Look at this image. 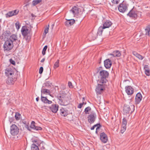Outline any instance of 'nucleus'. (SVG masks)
Segmentation results:
<instances>
[{
  "label": "nucleus",
  "mask_w": 150,
  "mask_h": 150,
  "mask_svg": "<svg viewBox=\"0 0 150 150\" xmlns=\"http://www.w3.org/2000/svg\"><path fill=\"white\" fill-rule=\"evenodd\" d=\"M4 36L5 38H8V37L11 36V33L9 31H6L4 32Z\"/></svg>",
  "instance_id": "obj_30"
},
{
  "label": "nucleus",
  "mask_w": 150,
  "mask_h": 150,
  "mask_svg": "<svg viewBox=\"0 0 150 150\" xmlns=\"http://www.w3.org/2000/svg\"><path fill=\"white\" fill-rule=\"evenodd\" d=\"M31 150H39L38 146L35 144H33L31 146Z\"/></svg>",
  "instance_id": "obj_32"
},
{
  "label": "nucleus",
  "mask_w": 150,
  "mask_h": 150,
  "mask_svg": "<svg viewBox=\"0 0 150 150\" xmlns=\"http://www.w3.org/2000/svg\"><path fill=\"white\" fill-rule=\"evenodd\" d=\"M59 59L57 60L54 64V69H55L59 67Z\"/></svg>",
  "instance_id": "obj_34"
},
{
  "label": "nucleus",
  "mask_w": 150,
  "mask_h": 150,
  "mask_svg": "<svg viewBox=\"0 0 150 150\" xmlns=\"http://www.w3.org/2000/svg\"><path fill=\"white\" fill-rule=\"evenodd\" d=\"M100 79L99 80V83H106L107 80L106 79L109 76L108 72L106 71L102 70L100 71L99 73Z\"/></svg>",
  "instance_id": "obj_1"
},
{
  "label": "nucleus",
  "mask_w": 150,
  "mask_h": 150,
  "mask_svg": "<svg viewBox=\"0 0 150 150\" xmlns=\"http://www.w3.org/2000/svg\"><path fill=\"white\" fill-rule=\"evenodd\" d=\"M43 67H41L40 68V69H39V73L40 74H42V73L43 72Z\"/></svg>",
  "instance_id": "obj_45"
},
{
  "label": "nucleus",
  "mask_w": 150,
  "mask_h": 150,
  "mask_svg": "<svg viewBox=\"0 0 150 150\" xmlns=\"http://www.w3.org/2000/svg\"><path fill=\"white\" fill-rule=\"evenodd\" d=\"M84 105V102H83L82 103H80L78 106V108H82V106Z\"/></svg>",
  "instance_id": "obj_46"
},
{
  "label": "nucleus",
  "mask_w": 150,
  "mask_h": 150,
  "mask_svg": "<svg viewBox=\"0 0 150 150\" xmlns=\"http://www.w3.org/2000/svg\"><path fill=\"white\" fill-rule=\"evenodd\" d=\"M58 107L59 106L57 104H52L49 108L52 112L56 113L58 110Z\"/></svg>",
  "instance_id": "obj_16"
},
{
  "label": "nucleus",
  "mask_w": 150,
  "mask_h": 150,
  "mask_svg": "<svg viewBox=\"0 0 150 150\" xmlns=\"http://www.w3.org/2000/svg\"><path fill=\"white\" fill-rule=\"evenodd\" d=\"M73 15L75 16L76 15H77L79 13V10L78 7L76 6H74L70 10Z\"/></svg>",
  "instance_id": "obj_21"
},
{
  "label": "nucleus",
  "mask_w": 150,
  "mask_h": 150,
  "mask_svg": "<svg viewBox=\"0 0 150 150\" xmlns=\"http://www.w3.org/2000/svg\"><path fill=\"white\" fill-rule=\"evenodd\" d=\"M96 115L95 112H91L88 117V122L91 124L94 123L96 120Z\"/></svg>",
  "instance_id": "obj_6"
},
{
  "label": "nucleus",
  "mask_w": 150,
  "mask_h": 150,
  "mask_svg": "<svg viewBox=\"0 0 150 150\" xmlns=\"http://www.w3.org/2000/svg\"><path fill=\"white\" fill-rule=\"evenodd\" d=\"M142 96L139 93H138L136 95L135 98V102L136 104H138L142 100Z\"/></svg>",
  "instance_id": "obj_19"
},
{
  "label": "nucleus",
  "mask_w": 150,
  "mask_h": 150,
  "mask_svg": "<svg viewBox=\"0 0 150 150\" xmlns=\"http://www.w3.org/2000/svg\"><path fill=\"white\" fill-rule=\"evenodd\" d=\"M19 132L18 127L15 125H12L10 128V133L12 135H15L18 134Z\"/></svg>",
  "instance_id": "obj_7"
},
{
  "label": "nucleus",
  "mask_w": 150,
  "mask_h": 150,
  "mask_svg": "<svg viewBox=\"0 0 150 150\" xmlns=\"http://www.w3.org/2000/svg\"><path fill=\"white\" fill-rule=\"evenodd\" d=\"M132 53L133 55H134V56H135L136 57H137V56L139 54L137 53L136 52H132Z\"/></svg>",
  "instance_id": "obj_52"
},
{
  "label": "nucleus",
  "mask_w": 150,
  "mask_h": 150,
  "mask_svg": "<svg viewBox=\"0 0 150 150\" xmlns=\"http://www.w3.org/2000/svg\"><path fill=\"white\" fill-rule=\"evenodd\" d=\"M21 114L18 112H16L15 115V118L16 120H18L20 119Z\"/></svg>",
  "instance_id": "obj_33"
},
{
  "label": "nucleus",
  "mask_w": 150,
  "mask_h": 150,
  "mask_svg": "<svg viewBox=\"0 0 150 150\" xmlns=\"http://www.w3.org/2000/svg\"><path fill=\"white\" fill-rule=\"evenodd\" d=\"M112 64V62L109 59H106L104 61V66L106 69H108L110 67Z\"/></svg>",
  "instance_id": "obj_17"
},
{
  "label": "nucleus",
  "mask_w": 150,
  "mask_h": 150,
  "mask_svg": "<svg viewBox=\"0 0 150 150\" xmlns=\"http://www.w3.org/2000/svg\"><path fill=\"white\" fill-rule=\"evenodd\" d=\"M144 68L145 70L149 69V66L148 65H145L144 67Z\"/></svg>",
  "instance_id": "obj_50"
},
{
  "label": "nucleus",
  "mask_w": 150,
  "mask_h": 150,
  "mask_svg": "<svg viewBox=\"0 0 150 150\" xmlns=\"http://www.w3.org/2000/svg\"><path fill=\"white\" fill-rule=\"evenodd\" d=\"M13 44L8 39L5 41L3 45L4 51H8L11 50L13 47Z\"/></svg>",
  "instance_id": "obj_3"
},
{
  "label": "nucleus",
  "mask_w": 150,
  "mask_h": 150,
  "mask_svg": "<svg viewBox=\"0 0 150 150\" xmlns=\"http://www.w3.org/2000/svg\"><path fill=\"white\" fill-rule=\"evenodd\" d=\"M111 1L114 4H117L119 3L120 0H111Z\"/></svg>",
  "instance_id": "obj_39"
},
{
  "label": "nucleus",
  "mask_w": 150,
  "mask_h": 150,
  "mask_svg": "<svg viewBox=\"0 0 150 150\" xmlns=\"http://www.w3.org/2000/svg\"><path fill=\"white\" fill-rule=\"evenodd\" d=\"M59 98H60V99H59V100H61L62 101H63V97H62L61 96H59Z\"/></svg>",
  "instance_id": "obj_53"
},
{
  "label": "nucleus",
  "mask_w": 150,
  "mask_h": 150,
  "mask_svg": "<svg viewBox=\"0 0 150 150\" xmlns=\"http://www.w3.org/2000/svg\"><path fill=\"white\" fill-rule=\"evenodd\" d=\"M16 80V78L13 79L11 76L8 77V78L6 80V83L8 85H11L13 84Z\"/></svg>",
  "instance_id": "obj_18"
},
{
  "label": "nucleus",
  "mask_w": 150,
  "mask_h": 150,
  "mask_svg": "<svg viewBox=\"0 0 150 150\" xmlns=\"http://www.w3.org/2000/svg\"><path fill=\"white\" fill-rule=\"evenodd\" d=\"M32 142H35V143H36L37 142V140H33Z\"/></svg>",
  "instance_id": "obj_56"
},
{
  "label": "nucleus",
  "mask_w": 150,
  "mask_h": 150,
  "mask_svg": "<svg viewBox=\"0 0 150 150\" xmlns=\"http://www.w3.org/2000/svg\"><path fill=\"white\" fill-rule=\"evenodd\" d=\"M104 28H103V27L101 26L98 29V31L97 34L99 35H101L102 34V33L103 31V29H104Z\"/></svg>",
  "instance_id": "obj_31"
},
{
  "label": "nucleus",
  "mask_w": 150,
  "mask_h": 150,
  "mask_svg": "<svg viewBox=\"0 0 150 150\" xmlns=\"http://www.w3.org/2000/svg\"><path fill=\"white\" fill-rule=\"evenodd\" d=\"M97 36V33L93 32L90 33L89 35V37L92 40H95Z\"/></svg>",
  "instance_id": "obj_26"
},
{
  "label": "nucleus",
  "mask_w": 150,
  "mask_h": 150,
  "mask_svg": "<svg viewBox=\"0 0 150 150\" xmlns=\"http://www.w3.org/2000/svg\"><path fill=\"white\" fill-rule=\"evenodd\" d=\"M114 57H119L121 55L120 52L119 50H116L113 52L112 54H110Z\"/></svg>",
  "instance_id": "obj_27"
},
{
  "label": "nucleus",
  "mask_w": 150,
  "mask_h": 150,
  "mask_svg": "<svg viewBox=\"0 0 150 150\" xmlns=\"http://www.w3.org/2000/svg\"><path fill=\"white\" fill-rule=\"evenodd\" d=\"M102 126L101 125V126H98V127H96V134H98V129H99Z\"/></svg>",
  "instance_id": "obj_48"
},
{
  "label": "nucleus",
  "mask_w": 150,
  "mask_h": 150,
  "mask_svg": "<svg viewBox=\"0 0 150 150\" xmlns=\"http://www.w3.org/2000/svg\"><path fill=\"white\" fill-rule=\"evenodd\" d=\"M37 0L38 1H39V3L41 2L42 1V0Z\"/></svg>",
  "instance_id": "obj_59"
},
{
  "label": "nucleus",
  "mask_w": 150,
  "mask_h": 150,
  "mask_svg": "<svg viewBox=\"0 0 150 150\" xmlns=\"http://www.w3.org/2000/svg\"><path fill=\"white\" fill-rule=\"evenodd\" d=\"M15 25H16V27L18 29H19V28H20V25H19V23H16V24H15Z\"/></svg>",
  "instance_id": "obj_49"
},
{
  "label": "nucleus",
  "mask_w": 150,
  "mask_h": 150,
  "mask_svg": "<svg viewBox=\"0 0 150 150\" xmlns=\"http://www.w3.org/2000/svg\"><path fill=\"white\" fill-rule=\"evenodd\" d=\"M75 22V21L74 19L67 20L65 22V25L67 26L71 25Z\"/></svg>",
  "instance_id": "obj_24"
},
{
  "label": "nucleus",
  "mask_w": 150,
  "mask_h": 150,
  "mask_svg": "<svg viewBox=\"0 0 150 150\" xmlns=\"http://www.w3.org/2000/svg\"><path fill=\"white\" fill-rule=\"evenodd\" d=\"M125 89L126 92L128 95H131L134 92V89L130 86H125Z\"/></svg>",
  "instance_id": "obj_12"
},
{
  "label": "nucleus",
  "mask_w": 150,
  "mask_h": 150,
  "mask_svg": "<svg viewBox=\"0 0 150 150\" xmlns=\"http://www.w3.org/2000/svg\"><path fill=\"white\" fill-rule=\"evenodd\" d=\"M39 98L38 97L36 98V100L38 102L39 100Z\"/></svg>",
  "instance_id": "obj_55"
},
{
  "label": "nucleus",
  "mask_w": 150,
  "mask_h": 150,
  "mask_svg": "<svg viewBox=\"0 0 150 150\" xmlns=\"http://www.w3.org/2000/svg\"><path fill=\"white\" fill-rule=\"evenodd\" d=\"M5 74L6 76L10 77L14 75V72L11 68H8L5 70Z\"/></svg>",
  "instance_id": "obj_13"
},
{
  "label": "nucleus",
  "mask_w": 150,
  "mask_h": 150,
  "mask_svg": "<svg viewBox=\"0 0 150 150\" xmlns=\"http://www.w3.org/2000/svg\"><path fill=\"white\" fill-rule=\"evenodd\" d=\"M112 23L111 21H106L103 24V28L105 29L106 28H109L111 26Z\"/></svg>",
  "instance_id": "obj_23"
},
{
  "label": "nucleus",
  "mask_w": 150,
  "mask_h": 150,
  "mask_svg": "<svg viewBox=\"0 0 150 150\" xmlns=\"http://www.w3.org/2000/svg\"><path fill=\"white\" fill-rule=\"evenodd\" d=\"M142 13L140 12L137 11L134 9H132L129 12L127 13V15L130 17L134 18H136L137 16L139 15L141 16Z\"/></svg>",
  "instance_id": "obj_5"
},
{
  "label": "nucleus",
  "mask_w": 150,
  "mask_h": 150,
  "mask_svg": "<svg viewBox=\"0 0 150 150\" xmlns=\"http://www.w3.org/2000/svg\"><path fill=\"white\" fill-rule=\"evenodd\" d=\"M85 100V98L84 97H83V101H84Z\"/></svg>",
  "instance_id": "obj_58"
},
{
  "label": "nucleus",
  "mask_w": 150,
  "mask_h": 150,
  "mask_svg": "<svg viewBox=\"0 0 150 150\" xmlns=\"http://www.w3.org/2000/svg\"><path fill=\"white\" fill-rule=\"evenodd\" d=\"M33 4L34 5H35L39 3V1L37 0H34L33 1Z\"/></svg>",
  "instance_id": "obj_43"
},
{
  "label": "nucleus",
  "mask_w": 150,
  "mask_h": 150,
  "mask_svg": "<svg viewBox=\"0 0 150 150\" xmlns=\"http://www.w3.org/2000/svg\"><path fill=\"white\" fill-rule=\"evenodd\" d=\"M21 31L22 35L24 38H25L26 36L30 33L29 30L27 28H22Z\"/></svg>",
  "instance_id": "obj_20"
},
{
  "label": "nucleus",
  "mask_w": 150,
  "mask_h": 150,
  "mask_svg": "<svg viewBox=\"0 0 150 150\" xmlns=\"http://www.w3.org/2000/svg\"><path fill=\"white\" fill-rule=\"evenodd\" d=\"M28 130H30V129H29V128H28Z\"/></svg>",
  "instance_id": "obj_62"
},
{
  "label": "nucleus",
  "mask_w": 150,
  "mask_h": 150,
  "mask_svg": "<svg viewBox=\"0 0 150 150\" xmlns=\"http://www.w3.org/2000/svg\"><path fill=\"white\" fill-rule=\"evenodd\" d=\"M105 89V86L103 84H98L96 86V91L98 94H100Z\"/></svg>",
  "instance_id": "obj_8"
},
{
  "label": "nucleus",
  "mask_w": 150,
  "mask_h": 150,
  "mask_svg": "<svg viewBox=\"0 0 150 150\" xmlns=\"http://www.w3.org/2000/svg\"><path fill=\"white\" fill-rule=\"evenodd\" d=\"M145 74L147 76H149L150 75V70H145Z\"/></svg>",
  "instance_id": "obj_40"
},
{
  "label": "nucleus",
  "mask_w": 150,
  "mask_h": 150,
  "mask_svg": "<svg viewBox=\"0 0 150 150\" xmlns=\"http://www.w3.org/2000/svg\"><path fill=\"white\" fill-rule=\"evenodd\" d=\"M19 12V10L18 9L13 11H9L6 14V18H9L13 16L17 15Z\"/></svg>",
  "instance_id": "obj_10"
},
{
  "label": "nucleus",
  "mask_w": 150,
  "mask_h": 150,
  "mask_svg": "<svg viewBox=\"0 0 150 150\" xmlns=\"http://www.w3.org/2000/svg\"><path fill=\"white\" fill-rule=\"evenodd\" d=\"M31 37V35L30 33L26 36L25 38V39L27 41H29Z\"/></svg>",
  "instance_id": "obj_38"
},
{
  "label": "nucleus",
  "mask_w": 150,
  "mask_h": 150,
  "mask_svg": "<svg viewBox=\"0 0 150 150\" xmlns=\"http://www.w3.org/2000/svg\"><path fill=\"white\" fill-rule=\"evenodd\" d=\"M91 108L90 107H88L86 108L85 109V112L86 114H89L88 112L91 110Z\"/></svg>",
  "instance_id": "obj_35"
},
{
  "label": "nucleus",
  "mask_w": 150,
  "mask_h": 150,
  "mask_svg": "<svg viewBox=\"0 0 150 150\" xmlns=\"http://www.w3.org/2000/svg\"><path fill=\"white\" fill-rule=\"evenodd\" d=\"M47 48V45L45 46L43 48L42 52V54L43 55H44L45 54V52Z\"/></svg>",
  "instance_id": "obj_36"
},
{
  "label": "nucleus",
  "mask_w": 150,
  "mask_h": 150,
  "mask_svg": "<svg viewBox=\"0 0 150 150\" xmlns=\"http://www.w3.org/2000/svg\"><path fill=\"white\" fill-rule=\"evenodd\" d=\"M114 9H115V10H117V8H116V7H115V8Z\"/></svg>",
  "instance_id": "obj_60"
},
{
  "label": "nucleus",
  "mask_w": 150,
  "mask_h": 150,
  "mask_svg": "<svg viewBox=\"0 0 150 150\" xmlns=\"http://www.w3.org/2000/svg\"><path fill=\"white\" fill-rule=\"evenodd\" d=\"M127 124V120L125 118L122 119V128L121 130V132L123 133L126 130V125Z\"/></svg>",
  "instance_id": "obj_15"
},
{
  "label": "nucleus",
  "mask_w": 150,
  "mask_h": 150,
  "mask_svg": "<svg viewBox=\"0 0 150 150\" xmlns=\"http://www.w3.org/2000/svg\"><path fill=\"white\" fill-rule=\"evenodd\" d=\"M9 121L10 122H12L13 121L12 118H10L9 120Z\"/></svg>",
  "instance_id": "obj_57"
},
{
  "label": "nucleus",
  "mask_w": 150,
  "mask_h": 150,
  "mask_svg": "<svg viewBox=\"0 0 150 150\" xmlns=\"http://www.w3.org/2000/svg\"><path fill=\"white\" fill-rule=\"evenodd\" d=\"M49 25H48V27H47L45 28L44 31V33H45V34H46L48 32L49 27Z\"/></svg>",
  "instance_id": "obj_42"
},
{
  "label": "nucleus",
  "mask_w": 150,
  "mask_h": 150,
  "mask_svg": "<svg viewBox=\"0 0 150 150\" xmlns=\"http://www.w3.org/2000/svg\"><path fill=\"white\" fill-rule=\"evenodd\" d=\"M41 96H42V93L45 94L46 93H50V91L49 90L45 89L42 88L41 90Z\"/></svg>",
  "instance_id": "obj_29"
},
{
  "label": "nucleus",
  "mask_w": 150,
  "mask_h": 150,
  "mask_svg": "<svg viewBox=\"0 0 150 150\" xmlns=\"http://www.w3.org/2000/svg\"><path fill=\"white\" fill-rule=\"evenodd\" d=\"M41 100L42 101L45 103L51 104L52 102L51 100H49L46 97L41 96Z\"/></svg>",
  "instance_id": "obj_25"
},
{
  "label": "nucleus",
  "mask_w": 150,
  "mask_h": 150,
  "mask_svg": "<svg viewBox=\"0 0 150 150\" xmlns=\"http://www.w3.org/2000/svg\"><path fill=\"white\" fill-rule=\"evenodd\" d=\"M145 31L146 35L150 37V25L146 27L145 29Z\"/></svg>",
  "instance_id": "obj_28"
},
{
  "label": "nucleus",
  "mask_w": 150,
  "mask_h": 150,
  "mask_svg": "<svg viewBox=\"0 0 150 150\" xmlns=\"http://www.w3.org/2000/svg\"><path fill=\"white\" fill-rule=\"evenodd\" d=\"M134 110V106L133 105L125 104L124 106L123 112L124 114L126 115L130 112L132 113Z\"/></svg>",
  "instance_id": "obj_2"
},
{
  "label": "nucleus",
  "mask_w": 150,
  "mask_h": 150,
  "mask_svg": "<svg viewBox=\"0 0 150 150\" xmlns=\"http://www.w3.org/2000/svg\"><path fill=\"white\" fill-rule=\"evenodd\" d=\"M45 60V58H43L41 60V62H44Z\"/></svg>",
  "instance_id": "obj_54"
},
{
  "label": "nucleus",
  "mask_w": 150,
  "mask_h": 150,
  "mask_svg": "<svg viewBox=\"0 0 150 150\" xmlns=\"http://www.w3.org/2000/svg\"><path fill=\"white\" fill-rule=\"evenodd\" d=\"M68 85L69 88H73V86L72 85V83L71 82H68Z\"/></svg>",
  "instance_id": "obj_47"
},
{
  "label": "nucleus",
  "mask_w": 150,
  "mask_h": 150,
  "mask_svg": "<svg viewBox=\"0 0 150 150\" xmlns=\"http://www.w3.org/2000/svg\"><path fill=\"white\" fill-rule=\"evenodd\" d=\"M31 128L36 130H41L42 129V127L36 126L35 125V122L34 121H32L31 123L30 126Z\"/></svg>",
  "instance_id": "obj_22"
},
{
  "label": "nucleus",
  "mask_w": 150,
  "mask_h": 150,
  "mask_svg": "<svg viewBox=\"0 0 150 150\" xmlns=\"http://www.w3.org/2000/svg\"><path fill=\"white\" fill-rule=\"evenodd\" d=\"M101 125L100 123H98L96 125H94L92 127H91V129L92 130L94 129L96 127H98V126H101Z\"/></svg>",
  "instance_id": "obj_37"
},
{
  "label": "nucleus",
  "mask_w": 150,
  "mask_h": 150,
  "mask_svg": "<svg viewBox=\"0 0 150 150\" xmlns=\"http://www.w3.org/2000/svg\"><path fill=\"white\" fill-rule=\"evenodd\" d=\"M118 8L120 12L124 13L127 10V6L126 4L122 3L119 5Z\"/></svg>",
  "instance_id": "obj_9"
},
{
  "label": "nucleus",
  "mask_w": 150,
  "mask_h": 150,
  "mask_svg": "<svg viewBox=\"0 0 150 150\" xmlns=\"http://www.w3.org/2000/svg\"><path fill=\"white\" fill-rule=\"evenodd\" d=\"M10 62L11 64H13V65H15V61L13 60L12 59H10Z\"/></svg>",
  "instance_id": "obj_44"
},
{
  "label": "nucleus",
  "mask_w": 150,
  "mask_h": 150,
  "mask_svg": "<svg viewBox=\"0 0 150 150\" xmlns=\"http://www.w3.org/2000/svg\"><path fill=\"white\" fill-rule=\"evenodd\" d=\"M69 112L68 110L66 108H62L60 110V114L62 116H66L69 114Z\"/></svg>",
  "instance_id": "obj_14"
},
{
  "label": "nucleus",
  "mask_w": 150,
  "mask_h": 150,
  "mask_svg": "<svg viewBox=\"0 0 150 150\" xmlns=\"http://www.w3.org/2000/svg\"><path fill=\"white\" fill-rule=\"evenodd\" d=\"M100 138L101 141L103 143H106L108 141V137L107 135L104 132L101 133L100 134Z\"/></svg>",
  "instance_id": "obj_11"
},
{
  "label": "nucleus",
  "mask_w": 150,
  "mask_h": 150,
  "mask_svg": "<svg viewBox=\"0 0 150 150\" xmlns=\"http://www.w3.org/2000/svg\"><path fill=\"white\" fill-rule=\"evenodd\" d=\"M10 42H11L13 44L18 45L20 43V40L18 39L17 35L15 34H13L8 39Z\"/></svg>",
  "instance_id": "obj_4"
},
{
  "label": "nucleus",
  "mask_w": 150,
  "mask_h": 150,
  "mask_svg": "<svg viewBox=\"0 0 150 150\" xmlns=\"http://www.w3.org/2000/svg\"><path fill=\"white\" fill-rule=\"evenodd\" d=\"M86 104V103L84 102V104Z\"/></svg>",
  "instance_id": "obj_61"
},
{
  "label": "nucleus",
  "mask_w": 150,
  "mask_h": 150,
  "mask_svg": "<svg viewBox=\"0 0 150 150\" xmlns=\"http://www.w3.org/2000/svg\"><path fill=\"white\" fill-rule=\"evenodd\" d=\"M132 53L133 55H134V56H135L136 57H137V56L139 54L137 53L136 52H132Z\"/></svg>",
  "instance_id": "obj_51"
},
{
  "label": "nucleus",
  "mask_w": 150,
  "mask_h": 150,
  "mask_svg": "<svg viewBox=\"0 0 150 150\" xmlns=\"http://www.w3.org/2000/svg\"><path fill=\"white\" fill-rule=\"evenodd\" d=\"M137 57L140 60H142L144 58V57L141 55L140 54H139L138 56H137Z\"/></svg>",
  "instance_id": "obj_41"
}]
</instances>
